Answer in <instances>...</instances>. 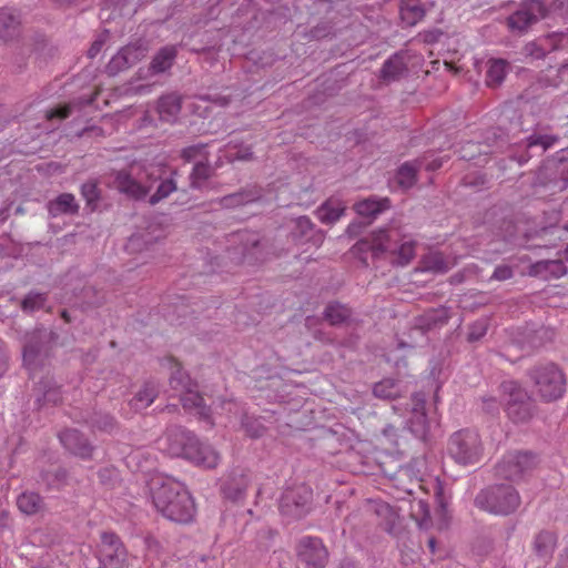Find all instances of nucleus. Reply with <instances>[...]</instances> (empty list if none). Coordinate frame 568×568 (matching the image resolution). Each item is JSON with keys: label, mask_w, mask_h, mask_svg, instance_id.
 Returning a JSON list of instances; mask_svg holds the SVG:
<instances>
[{"label": "nucleus", "mask_w": 568, "mask_h": 568, "mask_svg": "<svg viewBox=\"0 0 568 568\" xmlns=\"http://www.w3.org/2000/svg\"><path fill=\"white\" fill-rule=\"evenodd\" d=\"M151 498L156 510L165 518L181 524L193 520L195 505L186 488L168 477H154L150 484Z\"/></svg>", "instance_id": "1"}, {"label": "nucleus", "mask_w": 568, "mask_h": 568, "mask_svg": "<svg viewBox=\"0 0 568 568\" xmlns=\"http://www.w3.org/2000/svg\"><path fill=\"white\" fill-rule=\"evenodd\" d=\"M353 251L357 255L371 252L374 257L389 253L394 256V263L405 266L415 256V242L402 237L398 232L379 230L373 232L369 237L358 241Z\"/></svg>", "instance_id": "2"}, {"label": "nucleus", "mask_w": 568, "mask_h": 568, "mask_svg": "<svg viewBox=\"0 0 568 568\" xmlns=\"http://www.w3.org/2000/svg\"><path fill=\"white\" fill-rule=\"evenodd\" d=\"M529 377L534 384L535 394L545 403L556 402L566 393V375L554 363H545L532 367Z\"/></svg>", "instance_id": "3"}, {"label": "nucleus", "mask_w": 568, "mask_h": 568, "mask_svg": "<svg viewBox=\"0 0 568 568\" xmlns=\"http://www.w3.org/2000/svg\"><path fill=\"white\" fill-rule=\"evenodd\" d=\"M171 372L170 384L173 389L180 392V399L184 409L194 412L203 419H207L211 426L214 425L211 418V408L203 404L202 396L192 388L193 384L187 375L182 372L181 364L173 357L165 359Z\"/></svg>", "instance_id": "4"}, {"label": "nucleus", "mask_w": 568, "mask_h": 568, "mask_svg": "<svg viewBox=\"0 0 568 568\" xmlns=\"http://www.w3.org/2000/svg\"><path fill=\"white\" fill-rule=\"evenodd\" d=\"M521 499L510 485H494L481 490L475 498V505L494 515H509L517 510Z\"/></svg>", "instance_id": "5"}, {"label": "nucleus", "mask_w": 568, "mask_h": 568, "mask_svg": "<svg viewBox=\"0 0 568 568\" xmlns=\"http://www.w3.org/2000/svg\"><path fill=\"white\" fill-rule=\"evenodd\" d=\"M484 444L476 430L460 429L454 433L448 442V455L459 465L478 464L484 457Z\"/></svg>", "instance_id": "6"}, {"label": "nucleus", "mask_w": 568, "mask_h": 568, "mask_svg": "<svg viewBox=\"0 0 568 568\" xmlns=\"http://www.w3.org/2000/svg\"><path fill=\"white\" fill-rule=\"evenodd\" d=\"M116 189L128 196L141 200L151 191L155 179L144 166L132 163L128 170H120L114 179Z\"/></svg>", "instance_id": "7"}, {"label": "nucleus", "mask_w": 568, "mask_h": 568, "mask_svg": "<svg viewBox=\"0 0 568 568\" xmlns=\"http://www.w3.org/2000/svg\"><path fill=\"white\" fill-rule=\"evenodd\" d=\"M501 400L510 419L516 423L531 417V400L527 392L515 381H506L500 385Z\"/></svg>", "instance_id": "8"}, {"label": "nucleus", "mask_w": 568, "mask_h": 568, "mask_svg": "<svg viewBox=\"0 0 568 568\" xmlns=\"http://www.w3.org/2000/svg\"><path fill=\"white\" fill-rule=\"evenodd\" d=\"M537 464L536 456L528 452H509L496 466V475L500 478L518 483L529 474Z\"/></svg>", "instance_id": "9"}, {"label": "nucleus", "mask_w": 568, "mask_h": 568, "mask_svg": "<svg viewBox=\"0 0 568 568\" xmlns=\"http://www.w3.org/2000/svg\"><path fill=\"white\" fill-rule=\"evenodd\" d=\"M102 568H128V552L120 538L113 532H103L99 548Z\"/></svg>", "instance_id": "10"}, {"label": "nucleus", "mask_w": 568, "mask_h": 568, "mask_svg": "<svg viewBox=\"0 0 568 568\" xmlns=\"http://www.w3.org/2000/svg\"><path fill=\"white\" fill-rule=\"evenodd\" d=\"M196 436L182 427H173L158 439V447L161 452L172 457L186 458V453L193 445Z\"/></svg>", "instance_id": "11"}, {"label": "nucleus", "mask_w": 568, "mask_h": 568, "mask_svg": "<svg viewBox=\"0 0 568 568\" xmlns=\"http://www.w3.org/2000/svg\"><path fill=\"white\" fill-rule=\"evenodd\" d=\"M313 498V490L306 485H297L286 489L281 499V510L295 518L304 516Z\"/></svg>", "instance_id": "12"}, {"label": "nucleus", "mask_w": 568, "mask_h": 568, "mask_svg": "<svg viewBox=\"0 0 568 568\" xmlns=\"http://www.w3.org/2000/svg\"><path fill=\"white\" fill-rule=\"evenodd\" d=\"M149 51L146 41L136 40L123 47L115 55L112 57L106 65V71L111 75L124 71L141 61Z\"/></svg>", "instance_id": "13"}, {"label": "nucleus", "mask_w": 568, "mask_h": 568, "mask_svg": "<svg viewBox=\"0 0 568 568\" xmlns=\"http://www.w3.org/2000/svg\"><path fill=\"white\" fill-rule=\"evenodd\" d=\"M298 559L307 568H324L328 562V551L322 539L317 537H303L296 546Z\"/></svg>", "instance_id": "14"}, {"label": "nucleus", "mask_w": 568, "mask_h": 568, "mask_svg": "<svg viewBox=\"0 0 568 568\" xmlns=\"http://www.w3.org/2000/svg\"><path fill=\"white\" fill-rule=\"evenodd\" d=\"M545 7L538 0H528L507 18V26L511 31L525 32L545 16Z\"/></svg>", "instance_id": "15"}, {"label": "nucleus", "mask_w": 568, "mask_h": 568, "mask_svg": "<svg viewBox=\"0 0 568 568\" xmlns=\"http://www.w3.org/2000/svg\"><path fill=\"white\" fill-rule=\"evenodd\" d=\"M557 541V534L550 529H541L532 536L530 556L537 561L538 567H546L550 562Z\"/></svg>", "instance_id": "16"}, {"label": "nucleus", "mask_w": 568, "mask_h": 568, "mask_svg": "<svg viewBox=\"0 0 568 568\" xmlns=\"http://www.w3.org/2000/svg\"><path fill=\"white\" fill-rule=\"evenodd\" d=\"M185 459L195 466L212 469L220 464L221 455L213 446L200 442L196 437L192 447L189 448Z\"/></svg>", "instance_id": "17"}, {"label": "nucleus", "mask_w": 568, "mask_h": 568, "mask_svg": "<svg viewBox=\"0 0 568 568\" xmlns=\"http://www.w3.org/2000/svg\"><path fill=\"white\" fill-rule=\"evenodd\" d=\"M59 437L62 445L72 454L81 458H89L91 456V445L77 429H65Z\"/></svg>", "instance_id": "18"}, {"label": "nucleus", "mask_w": 568, "mask_h": 568, "mask_svg": "<svg viewBox=\"0 0 568 568\" xmlns=\"http://www.w3.org/2000/svg\"><path fill=\"white\" fill-rule=\"evenodd\" d=\"M178 57V47L168 44L158 50L151 60L149 71L152 74H160L169 71Z\"/></svg>", "instance_id": "19"}, {"label": "nucleus", "mask_w": 568, "mask_h": 568, "mask_svg": "<svg viewBox=\"0 0 568 568\" xmlns=\"http://www.w3.org/2000/svg\"><path fill=\"white\" fill-rule=\"evenodd\" d=\"M567 273V267L561 260L539 261L530 266L529 274L540 276L544 280L559 278Z\"/></svg>", "instance_id": "20"}, {"label": "nucleus", "mask_w": 568, "mask_h": 568, "mask_svg": "<svg viewBox=\"0 0 568 568\" xmlns=\"http://www.w3.org/2000/svg\"><path fill=\"white\" fill-rule=\"evenodd\" d=\"M20 16L14 9H0V40L9 41L19 32Z\"/></svg>", "instance_id": "21"}, {"label": "nucleus", "mask_w": 568, "mask_h": 568, "mask_svg": "<svg viewBox=\"0 0 568 568\" xmlns=\"http://www.w3.org/2000/svg\"><path fill=\"white\" fill-rule=\"evenodd\" d=\"M181 111V97L176 93H170L160 98L158 102V113L161 121L173 123Z\"/></svg>", "instance_id": "22"}, {"label": "nucleus", "mask_w": 568, "mask_h": 568, "mask_svg": "<svg viewBox=\"0 0 568 568\" xmlns=\"http://www.w3.org/2000/svg\"><path fill=\"white\" fill-rule=\"evenodd\" d=\"M48 212L52 217L63 214H75L79 211V204L71 193H62L55 199L51 200L48 205Z\"/></svg>", "instance_id": "23"}, {"label": "nucleus", "mask_w": 568, "mask_h": 568, "mask_svg": "<svg viewBox=\"0 0 568 568\" xmlns=\"http://www.w3.org/2000/svg\"><path fill=\"white\" fill-rule=\"evenodd\" d=\"M390 201L388 197L383 199H376V197H367L365 200H362L357 202L354 205V209L357 214L362 216H375L379 214L381 212L389 209Z\"/></svg>", "instance_id": "24"}, {"label": "nucleus", "mask_w": 568, "mask_h": 568, "mask_svg": "<svg viewBox=\"0 0 568 568\" xmlns=\"http://www.w3.org/2000/svg\"><path fill=\"white\" fill-rule=\"evenodd\" d=\"M399 12L402 21L409 27L418 23L425 16V9L420 6L419 0H404Z\"/></svg>", "instance_id": "25"}, {"label": "nucleus", "mask_w": 568, "mask_h": 568, "mask_svg": "<svg viewBox=\"0 0 568 568\" xmlns=\"http://www.w3.org/2000/svg\"><path fill=\"white\" fill-rule=\"evenodd\" d=\"M404 389L399 381L385 378L374 385L373 393L382 399H394L403 394Z\"/></svg>", "instance_id": "26"}, {"label": "nucleus", "mask_w": 568, "mask_h": 568, "mask_svg": "<svg viewBox=\"0 0 568 568\" xmlns=\"http://www.w3.org/2000/svg\"><path fill=\"white\" fill-rule=\"evenodd\" d=\"M557 36L549 34L544 39V43L538 42H529L525 45L524 52L526 55L532 57L535 59H542L546 57L547 52L550 50H556L557 45Z\"/></svg>", "instance_id": "27"}, {"label": "nucleus", "mask_w": 568, "mask_h": 568, "mask_svg": "<svg viewBox=\"0 0 568 568\" xmlns=\"http://www.w3.org/2000/svg\"><path fill=\"white\" fill-rule=\"evenodd\" d=\"M158 389L154 384L145 383L130 402L134 410L139 412L148 408L156 398Z\"/></svg>", "instance_id": "28"}, {"label": "nucleus", "mask_w": 568, "mask_h": 568, "mask_svg": "<svg viewBox=\"0 0 568 568\" xmlns=\"http://www.w3.org/2000/svg\"><path fill=\"white\" fill-rule=\"evenodd\" d=\"M345 206L338 200L329 199L317 211V216L323 223H334L344 213Z\"/></svg>", "instance_id": "29"}, {"label": "nucleus", "mask_w": 568, "mask_h": 568, "mask_svg": "<svg viewBox=\"0 0 568 568\" xmlns=\"http://www.w3.org/2000/svg\"><path fill=\"white\" fill-rule=\"evenodd\" d=\"M376 515L381 518V525L384 529L394 534L396 530V525L399 519L397 511L386 503H379L375 508Z\"/></svg>", "instance_id": "30"}, {"label": "nucleus", "mask_w": 568, "mask_h": 568, "mask_svg": "<svg viewBox=\"0 0 568 568\" xmlns=\"http://www.w3.org/2000/svg\"><path fill=\"white\" fill-rule=\"evenodd\" d=\"M423 268L436 273L447 272L454 264L455 261L446 258L439 252H433L423 258Z\"/></svg>", "instance_id": "31"}, {"label": "nucleus", "mask_w": 568, "mask_h": 568, "mask_svg": "<svg viewBox=\"0 0 568 568\" xmlns=\"http://www.w3.org/2000/svg\"><path fill=\"white\" fill-rule=\"evenodd\" d=\"M19 510L26 515H34L42 508V499L37 493H22L17 499Z\"/></svg>", "instance_id": "32"}, {"label": "nucleus", "mask_w": 568, "mask_h": 568, "mask_svg": "<svg viewBox=\"0 0 568 568\" xmlns=\"http://www.w3.org/2000/svg\"><path fill=\"white\" fill-rule=\"evenodd\" d=\"M406 70L403 58L398 54L389 58L382 68V78L385 81H394L398 79Z\"/></svg>", "instance_id": "33"}, {"label": "nucleus", "mask_w": 568, "mask_h": 568, "mask_svg": "<svg viewBox=\"0 0 568 568\" xmlns=\"http://www.w3.org/2000/svg\"><path fill=\"white\" fill-rule=\"evenodd\" d=\"M507 65V61L503 59L489 61V67L486 77V82L489 87H496L503 82L506 75Z\"/></svg>", "instance_id": "34"}, {"label": "nucleus", "mask_w": 568, "mask_h": 568, "mask_svg": "<svg viewBox=\"0 0 568 568\" xmlns=\"http://www.w3.org/2000/svg\"><path fill=\"white\" fill-rule=\"evenodd\" d=\"M349 315H351L349 310L339 303H332V304L327 305V307L325 310V318L332 325L343 323L345 320H347L349 317Z\"/></svg>", "instance_id": "35"}, {"label": "nucleus", "mask_w": 568, "mask_h": 568, "mask_svg": "<svg viewBox=\"0 0 568 568\" xmlns=\"http://www.w3.org/2000/svg\"><path fill=\"white\" fill-rule=\"evenodd\" d=\"M417 168L413 163H404L397 171V183L404 187L409 189L416 182Z\"/></svg>", "instance_id": "36"}, {"label": "nucleus", "mask_w": 568, "mask_h": 568, "mask_svg": "<svg viewBox=\"0 0 568 568\" xmlns=\"http://www.w3.org/2000/svg\"><path fill=\"white\" fill-rule=\"evenodd\" d=\"M34 339L36 336L33 334L29 342L23 346V363L30 371L36 367L40 358V348L37 342L33 343Z\"/></svg>", "instance_id": "37"}, {"label": "nucleus", "mask_w": 568, "mask_h": 568, "mask_svg": "<svg viewBox=\"0 0 568 568\" xmlns=\"http://www.w3.org/2000/svg\"><path fill=\"white\" fill-rule=\"evenodd\" d=\"M47 295L42 293H30L21 302V308L24 312H34L44 306Z\"/></svg>", "instance_id": "38"}, {"label": "nucleus", "mask_w": 568, "mask_h": 568, "mask_svg": "<svg viewBox=\"0 0 568 568\" xmlns=\"http://www.w3.org/2000/svg\"><path fill=\"white\" fill-rule=\"evenodd\" d=\"M211 175V168L209 164L197 161L191 174V185L193 187H201L203 182Z\"/></svg>", "instance_id": "39"}, {"label": "nucleus", "mask_w": 568, "mask_h": 568, "mask_svg": "<svg viewBox=\"0 0 568 568\" xmlns=\"http://www.w3.org/2000/svg\"><path fill=\"white\" fill-rule=\"evenodd\" d=\"M176 190V184L172 179H166L160 183L155 193L151 195L150 203L152 205L159 203L160 201L166 199L171 193Z\"/></svg>", "instance_id": "40"}, {"label": "nucleus", "mask_w": 568, "mask_h": 568, "mask_svg": "<svg viewBox=\"0 0 568 568\" xmlns=\"http://www.w3.org/2000/svg\"><path fill=\"white\" fill-rule=\"evenodd\" d=\"M252 201H254V197H251L244 193H239V194H232V195L225 196L222 200V204L225 207H234V206H239V205H244Z\"/></svg>", "instance_id": "41"}, {"label": "nucleus", "mask_w": 568, "mask_h": 568, "mask_svg": "<svg viewBox=\"0 0 568 568\" xmlns=\"http://www.w3.org/2000/svg\"><path fill=\"white\" fill-rule=\"evenodd\" d=\"M557 141V138L551 135H531L527 140V145L529 148L540 145L544 150L552 146Z\"/></svg>", "instance_id": "42"}, {"label": "nucleus", "mask_w": 568, "mask_h": 568, "mask_svg": "<svg viewBox=\"0 0 568 568\" xmlns=\"http://www.w3.org/2000/svg\"><path fill=\"white\" fill-rule=\"evenodd\" d=\"M81 194L90 205L99 199V189L95 182L89 181L81 187Z\"/></svg>", "instance_id": "43"}, {"label": "nucleus", "mask_w": 568, "mask_h": 568, "mask_svg": "<svg viewBox=\"0 0 568 568\" xmlns=\"http://www.w3.org/2000/svg\"><path fill=\"white\" fill-rule=\"evenodd\" d=\"M204 146L203 145H191L182 150L181 156L190 162L193 160L202 161L204 159Z\"/></svg>", "instance_id": "44"}, {"label": "nucleus", "mask_w": 568, "mask_h": 568, "mask_svg": "<svg viewBox=\"0 0 568 568\" xmlns=\"http://www.w3.org/2000/svg\"><path fill=\"white\" fill-rule=\"evenodd\" d=\"M74 103L63 104V105H60V106H57L54 109L49 110L47 112V119L48 120H52V119L63 120V119H67L71 114V110H72V105Z\"/></svg>", "instance_id": "45"}, {"label": "nucleus", "mask_w": 568, "mask_h": 568, "mask_svg": "<svg viewBox=\"0 0 568 568\" xmlns=\"http://www.w3.org/2000/svg\"><path fill=\"white\" fill-rule=\"evenodd\" d=\"M247 484H248V480H247V477L245 475H242L241 476V486L237 487L235 489V491L233 493L232 489H231V486L230 484H225L224 487H223V490H224V494L229 497V498H232V499H236L239 498L243 491L246 489L247 487Z\"/></svg>", "instance_id": "46"}, {"label": "nucleus", "mask_w": 568, "mask_h": 568, "mask_svg": "<svg viewBox=\"0 0 568 568\" xmlns=\"http://www.w3.org/2000/svg\"><path fill=\"white\" fill-rule=\"evenodd\" d=\"M497 281H506L513 277V270L507 265H501L495 268L494 274L491 276Z\"/></svg>", "instance_id": "47"}, {"label": "nucleus", "mask_w": 568, "mask_h": 568, "mask_svg": "<svg viewBox=\"0 0 568 568\" xmlns=\"http://www.w3.org/2000/svg\"><path fill=\"white\" fill-rule=\"evenodd\" d=\"M296 226L301 231V235H305L313 229L311 220L306 216H301L296 220Z\"/></svg>", "instance_id": "48"}, {"label": "nucleus", "mask_w": 568, "mask_h": 568, "mask_svg": "<svg viewBox=\"0 0 568 568\" xmlns=\"http://www.w3.org/2000/svg\"><path fill=\"white\" fill-rule=\"evenodd\" d=\"M8 369V355L6 351L4 343L0 339V377L3 376V374Z\"/></svg>", "instance_id": "49"}, {"label": "nucleus", "mask_w": 568, "mask_h": 568, "mask_svg": "<svg viewBox=\"0 0 568 568\" xmlns=\"http://www.w3.org/2000/svg\"><path fill=\"white\" fill-rule=\"evenodd\" d=\"M114 426V420L112 417L110 416H103L102 417V423L98 424L97 427L101 430H105V432H110Z\"/></svg>", "instance_id": "50"}, {"label": "nucleus", "mask_w": 568, "mask_h": 568, "mask_svg": "<svg viewBox=\"0 0 568 568\" xmlns=\"http://www.w3.org/2000/svg\"><path fill=\"white\" fill-rule=\"evenodd\" d=\"M102 47H103V41H101V40L94 41L88 51V55L90 58H95L102 50Z\"/></svg>", "instance_id": "51"}, {"label": "nucleus", "mask_w": 568, "mask_h": 568, "mask_svg": "<svg viewBox=\"0 0 568 568\" xmlns=\"http://www.w3.org/2000/svg\"><path fill=\"white\" fill-rule=\"evenodd\" d=\"M67 477V473L65 470L63 469H58L57 473H55V478L53 480H49V484L50 485H61L62 483H64V479Z\"/></svg>", "instance_id": "52"}, {"label": "nucleus", "mask_w": 568, "mask_h": 568, "mask_svg": "<svg viewBox=\"0 0 568 568\" xmlns=\"http://www.w3.org/2000/svg\"><path fill=\"white\" fill-rule=\"evenodd\" d=\"M141 243V236L139 235H133L129 239V242H128V245H126V248L129 251H135L139 245Z\"/></svg>", "instance_id": "53"}, {"label": "nucleus", "mask_w": 568, "mask_h": 568, "mask_svg": "<svg viewBox=\"0 0 568 568\" xmlns=\"http://www.w3.org/2000/svg\"><path fill=\"white\" fill-rule=\"evenodd\" d=\"M221 406H222L223 409H226L230 413L236 412L239 409V405L235 402H233V400H224L221 404Z\"/></svg>", "instance_id": "54"}, {"label": "nucleus", "mask_w": 568, "mask_h": 568, "mask_svg": "<svg viewBox=\"0 0 568 568\" xmlns=\"http://www.w3.org/2000/svg\"><path fill=\"white\" fill-rule=\"evenodd\" d=\"M252 156V153L245 149L243 151H239L235 155H234V159L236 160H250Z\"/></svg>", "instance_id": "55"}, {"label": "nucleus", "mask_w": 568, "mask_h": 568, "mask_svg": "<svg viewBox=\"0 0 568 568\" xmlns=\"http://www.w3.org/2000/svg\"><path fill=\"white\" fill-rule=\"evenodd\" d=\"M559 568H568V548L561 555L559 559Z\"/></svg>", "instance_id": "56"}, {"label": "nucleus", "mask_w": 568, "mask_h": 568, "mask_svg": "<svg viewBox=\"0 0 568 568\" xmlns=\"http://www.w3.org/2000/svg\"><path fill=\"white\" fill-rule=\"evenodd\" d=\"M442 36L440 32H428L425 34L426 42H435L438 40V37Z\"/></svg>", "instance_id": "57"}, {"label": "nucleus", "mask_w": 568, "mask_h": 568, "mask_svg": "<svg viewBox=\"0 0 568 568\" xmlns=\"http://www.w3.org/2000/svg\"><path fill=\"white\" fill-rule=\"evenodd\" d=\"M486 332V328L483 327L481 331L479 332V334H476V332L473 329L470 333H469V341H476V339H479Z\"/></svg>", "instance_id": "58"}, {"label": "nucleus", "mask_w": 568, "mask_h": 568, "mask_svg": "<svg viewBox=\"0 0 568 568\" xmlns=\"http://www.w3.org/2000/svg\"><path fill=\"white\" fill-rule=\"evenodd\" d=\"M100 90L99 89H95L94 93L87 100H83L81 101L82 104H92L97 98V95L99 94Z\"/></svg>", "instance_id": "59"}, {"label": "nucleus", "mask_w": 568, "mask_h": 568, "mask_svg": "<svg viewBox=\"0 0 568 568\" xmlns=\"http://www.w3.org/2000/svg\"><path fill=\"white\" fill-rule=\"evenodd\" d=\"M246 433L251 437H260L262 435V428H256L254 430L246 429Z\"/></svg>", "instance_id": "60"}, {"label": "nucleus", "mask_w": 568, "mask_h": 568, "mask_svg": "<svg viewBox=\"0 0 568 568\" xmlns=\"http://www.w3.org/2000/svg\"><path fill=\"white\" fill-rule=\"evenodd\" d=\"M428 547L432 554L436 551V539L434 537L428 539Z\"/></svg>", "instance_id": "61"}, {"label": "nucleus", "mask_w": 568, "mask_h": 568, "mask_svg": "<svg viewBox=\"0 0 568 568\" xmlns=\"http://www.w3.org/2000/svg\"><path fill=\"white\" fill-rule=\"evenodd\" d=\"M415 399L417 402L415 410H419V407H420V409H423V407H424V399H419L417 396L415 397Z\"/></svg>", "instance_id": "62"}, {"label": "nucleus", "mask_w": 568, "mask_h": 568, "mask_svg": "<svg viewBox=\"0 0 568 568\" xmlns=\"http://www.w3.org/2000/svg\"><path fill=\"white\" fill-rule=\"evenodd\" d=\"M61 317H62L67 323H69V322L71 321V320H70V316H69V314H68V312H67V311H62V313H61Z\"/></svg>", "instance_id": "63"}, {"label": "nucleus", "mask_w": 568, "mask_h": 568, "mask_svg": "<svg viewBox=\"0 0 568 568\" xmlns=\"http://www.w3.org/2000/svg\"><path fill=\"white\" fill-rule=\"evenodd\" d=\"M44 398H45L47 400H52L53 403H57V398H55V397H54V398H51V394H50V392H48V393H45V394H44Z\"/></svg>", "instance_id": "64"}]
</instances>
